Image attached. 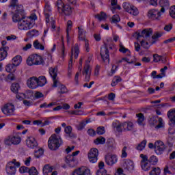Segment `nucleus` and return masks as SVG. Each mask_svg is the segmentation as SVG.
Wrapping results in <instances>:
<instances>
[{
	"label": "nucleus",
	"instance_id": "nucleus-1",
	"mask_svg": "<svg viewBox=\"0 0 175 175\" xmlns=\"http://www.w3.org/2000/svg\"><path fill=\"white\" fill-rule=\"evenodd\" d=\"M62 139L57 134H53L48 140V147L52 151L58 150L62 146Z\"/></svg>",
	"mask_w": 175,
	"mask_h": 175
},
{
	"label": "nucleus",
	"instance_id": "nucleus-2",
	"mask_svg": "<svg viewBox=\"0 0 175 175\" xmlns=\"http://www.w3.org/2000/svg\"><path fill=\"white\" fill-rule=\"evenodd\" d=\"M79 54H80V49L79 48V44H75L74 49L72 48L71 49V55L70 57V61L68 62V77H72V66L73 64V55L76 59L79 57Z\"/></svg>",
	"mask_w": 175,
	"mask_h": 175
},
{
	"label": "nucleus",
	"instance_id": "nucleus-3",
	"mask_svg": "<svg viewBox=\"0 0 175 175\" xmlns=\"http://www.w3.org/2000/svg\"><path fill=\"white\" fill-rule=\"evenodd\" d=\"M27 64L29 66H32V65H43L44 61H43L42 56L35 54L27 58Z\"/></svg>",
	"mask_w": 175,
	"mask_h": 175
},
{
	"label": "nucleus",
	"instance_id": "nucleus-4",
	"mask_svg": "<svg viewBox=\"0 0 175 175\" xmlns=\"http://www.w3.org/2000/svg\"><path fill=\"white\" fill-rule=\"evenodd\" d=\"M12 14V21L13 23H18V24L23 21V19L25 17V14L24 12L23 8H20L18 10H15L13 12H11Z\"/></svg>",
	"mask_w": 175,
	"mask_h": 175
},
{
	"label": "nucleus",
	"instance_id": "nucleus-5",
	"mask_svg": "<svg viewBox=\"0 0 175 175\" xmlns=\"http://www.w3.org/2000/svg\"><path fill=\"white\" fill-rule=\"evenodd\" d=\"M16 167H20V162H17L16 159H13L10 161L5 167V170L8 174L14 175L16 174Z\"/></svg>",
	"mask_w": 175,
	"mask_h": 175
},
{
	"label": "nucleus",
	"instance_id": "nucleus-6",
	"mask_svg": "<svg viewBox=\"0 0 175 175\" xmlns=\"http://www.w3.org/2000/svg\"><path fill=\"white\" fill-rule=\"evenodd\" d=\"M33 27V25L29 21H28L27 16H25L24 18L18 23V27L21 31H28V29H31Z\"/></svg>",
	"mask_w": 175,
	"mask_h": 175
},
{
	"label": "nucleus",
	"instance_id": "nucleus-7",
	"mask_svg": "<svg viewBox=\"0 0 175 175\" xmlns=\"http://www.w3.org/2000/svg\"><path fill=\"white\" fill-rule=\"evenodd\" d=\"M17 70V66H15L12 64H9L5 66V70L8 73H10L8 75V79L9 80L13 81L16 80V77L14 76V72Z\"/></svg>",
	"mask_w": 175,
	"mask_h": 175
},
{
	"label": "nucleus",
	"instance_id": "nucleus-8",
	"mask_svg": "<svg viewBox=\"0 0 175 175\" xmlns=\"http://www.w3.org/2000/svg\"><path fill=\"white\" fill-rule=\"evenodd\" d=\"M123 9H124L127 13H129L133 16H137V14H139V10H137V8L134 5H131L129 3H124Z\"/></svg>",
	"mask_w": 175,
	"mask_h": 175
},
{
	"label": "nucleus",
	"instance_id": "nucleus-9",
	"mask_svg": "<svg viewBox=\"0 0 175 175\" xmlns=\"http://www.w3.org/2000/svg\"><path fill=\"white\" fill-rule=\"evenodd\" d=\"M166 150V146L162 141H157L154 143V152L157 155H162Z\"/></svg>",
	"mask_w": 175,
	"mask_h": 175
},
{
	"label": "nucleus",
	"instance_id": "nucleus-10",
	"mask_svg": "<svg viewBox=\"0 0 175 175\" xmlns=\"http://www.w3.org/2000/svg\"><path fill=\"white\" fill-rule=\"evenodd\" d=\"M16 108L14 105L12 103H7L4 105V107L1 109L2 112L5 116H14V111Z\"/></svg>",
	"mask_w": 175,
	"mask_h": 175
},
{
	"label": "nucleus",
	"instance_id": "nucleus-11",
	"mask_svg": "<svg viewBox=\"0 0 175 175\" xmlns=\"http://www.w3.org/2000/svg\"><path fill=\"white\" fill-rule=\"evenodd\" d=\"M140 158H142L141 167L142 170H144V172H148V170H150L151 166L148 164V157L144 154H141Z\"/></svg>",
	"mask_w": 175,
	"mask_h": 175
},
{
	"label": "nucleus",
	"instance_id": "nucleus-12",
	"mask_svg": "<svg viewBox=\"0 0 175 175\" xmlns=\"http://www.w3.org/2000/svg\"><path fill=\"white\" fill-rule=\"evenodd\" d=\"M71 175H91V170L87 167H81L72 171Z\"/></svg>",
	"mask_w": 175,
	"mask_h": 175
},
{
	"label": "nucleus",
	"instance_id": "nucleus-13",
	"mask_svg": "<svg viewBox=\"0 0 175 175\" xmlns=\"http://www.w3.org/2000/svg\"><path fill=\"white\" fill-rule=\"evenodd\" d=\"M57 73L58 68L57 67L49 68V75L53 80V87L55 88L58 87V84H59V82H58V80L57 79Z\"/></svg>",
	"mask_w": 175,
	"mask_h": 175
},
{
	"label": "nucleus",
	"instance_id": "nucleus-14",
	"mask_svg": "<svg viewBox=\"0 0 175 175\" xmlns=\"http://www.w3.org/2000/svg\"><path fill=\"white\" fill-rule=\"evenodd\" d=\"M162 14H163V13H162L161 10H150L148 12V17L150 18V20H159V18Z\"/></svg>",
	"mask_w": 175,
	"mask_h": 175
},
{
	"label": "nucleus",
	"instance_id": "nucleus-15",
	"mask_svg": "<svg viewBox=\"0 0 175 175\" xmlns=\"http://www.w3.org/2000/svg\"><path fill=\"white\" fill-rule=\"evenodd\" d=\"M136 35L137 40H139L140 38H145V39H147V38H150V35H152V29H144L142 32H137Z\"/></svg>",
	"mask_w": 175,
	"mask_h": 175
},
{
	"label": "nucleus",
	"instance_id": "nucleus-16",
	"mask_svg": "<svg viewBox=\"0 0 175 175\" xmlns=\"http://www.w3.org/2000/svg\"><path fill=\"white\" fill-rule=\"evenodd\" d=\"M100 55L104 62L105 61H110V55H109V49H107V46L105 45L104 46L100 48Z\"/></svg>",
	"mask_w": 175,
	"mask_h": 175
},
{
	"label": "nucleus",
	"instance_id": "nucleus-17",
	"mask_svg": "<svg viewBox=\"0 0 175 175\" xmlns=\"http://www.w3.org/2000/svg\"><path fill=\"white\" fill-rule=\"evenodd\" d=\"M65 162L69 167H75L77 165V159L70 154L66 157Z\"/></svg>",
	"mask_w": 175,
	"mask_h": 175
},
{
	"label": "nucleus",
	"instance_id": "nucleus-18",
	"mask_svg": "<svg viewBox=\"0 0 175 175\" xmlns=\"http://www.w3.org/2000/svg\"><path fill=\"white\" fill-rule=\"evenodd\" d=\"M91 66L86 63L82 71V75L85 76V81H90V79H91Z\"/></svg>",
	"mask_w": 175,
	"mask_h": 175
},
{
	"label": "nucleus",
	"instance_id": "nucleus-19",
	"mask_svg": "<svg viewBox=\"0 0 175 175\" xmlns=\"http://www.w3.org/2000/svg\"><path fill=\"white\" fill-rule=\"evenodd\" d=\"M27 87L29 88H31V90H35V88H38L39 85L38 83V77H30L27 82Z\"/></svg>",
	"mask_w": 175,
	"mask_h": 175
},
{
	"label": "nucleus",
	"instance_id": "nucleus-20",
	"mask_svg": "<svg viewBox=\"0 0 175 175\" xmlns=\"http://www.w3.org/2000/svg\"><path fill=\"white\" fill-rule=\"evenodd\" d=\"M117 156L116 154H107L105 156V163L108 166H113L115 163H117Z\"/></svg>",
	"mask_w": 175,
	"mask_h": 175
},
{
	"label": "nucleus",
	"instance_id": "nucleus-21",
	"mask_svg": "<svg viewBox=\"0 0 175 175\" xmlns=\"http://www.w3.org/2000/svg\"><path fill=\"white\" fill-rule=\"evenodd\" d=\"M78 29H79V40H84L86 51L87 53H89L90 47H89L88 40L84 38V30L81 27H78Z\"/></svg>",
	"mask_w": 175,
	"mask_h": 175
},
{
	"label": "nucleus",
	"instance_id": "nucleus-22",
	"mask_svg": "<svg viewBox=\"0 0 175 175\" xmlns=\"http://www.w3.org/2000/svg\"><path fill=\"white\" fill-rule=\"evenodd\" d=\"M162 118H159L157 119L155 118H151L150 120V124L152 126H155L156 129H159V128H162Z\"/></svg>",
	"mask_w": 175,
	"mask_h": 175
},
{
	"label": "nucleus",
	"instance_id": "nucleus-23",
	"mask_svg": "<svg viewBox=\"0 0 175 175\" xmlns=\"http://www.w3.org/2000/svg\"><path fill=\"white\" fill-rule=\"evenodd\" d=\"M9 8L11 13H13L14 10L23 8L22 5H18V0H12L9 5Z\"/></svg>",
	"mask_w": 175,
	"mask_h": 175
},
{
	"label": "nucleus",
	"instance_id": "nucleus-24",
	"mask_svg": "<svg viewBox=\"0 0 175 175\" xmlns=\"http://www.w3.org/2000/svg\"><path fill=\"white\" fill-rule=\"evenodd\" d=\"M26 144L29 148H36L38 147V142L33 137H29L26 139Z\"/></svg>",
	"mask_w": 175,
	"mask_h": 175
},
{
	"label": "nucleus",
	"instance_id": "nucleus-25",
	"mask_svg": "<svg viewBox=\"0 0 175 175\" xmlns=\"http://www.w3.org/2000/svg\"><path fill=\"white\" fill-rule=\"evenodd\" d=\"M159 3L161 7V13H165V9H169V7L170 6L169 0H159Z\"/></svg>",
	"mask_w": 175,
	"mask_h": 175
},
{
	"label": "nucleus",
	"instance_id": "nucleus-26",
	"mask_svg": "<svg viewBox=\"0 0 175 175\" xmlns=\"http://www.w3.org/2000/svg\"><path fill=\"white\" fill-rule=\"evenodd\" d=\"M72 129L71 126H67L64 129V132L66 135H68V137L70 139H76L77 137V135L72 132Z\"/></svg>",
	"mask_w": 175,
	"mask_h": 175
},
{
	"label": "nucleus",
	"instance_id": "nucleus-27",
	"mask_svg": "<svg viewBox=\"0 0 175 175\" xmlns=\"http://www.w3.org/2000/svg\"><path fill=\"white\" fill-rule=\"evenodd\" d=\"M8 51H9V46L0 48V61H3L8 57Z\"/></svg>",
	"mask_w": 175,
	"mask_h": 175
},
{
	"label": "nucleus",
	"instance_id": "nucleus-28",
	"mask_svg": "<svg viewBox=\"0 0 175 175\" xmlns=\"http://www.w3.org/2000/svg\"><path fill=\"white\" fill-rule=\"evenodd\" d=\"M105 163L103 161H100L98 163V170L96 172V175H106L107 170H105Z\"/></svg>",
	"mask_w": 175,
	"mask_h": 175
},
{
	"label": "nucleus",
	"instance_id": "nucleus-29",
	"mask_svg": "<svg viewBox=\"0 0 175 175\" xmlns=\"http://www.w3.org/2000/svg\"><path fill=\"white\" fill-rule=\"evenodd\" d=\"M60 13H64L65 16H70L72 14V7L69 5H65L63 9L60 11Z\"/></svg>",
	"mask_w": 175,
	"mask_h": 175
},
{
	"label": "nucleus",
	"instance_id": "nucleus-30",
	"mask_svg": "<svg viewBox=\"0 0 175 175\" xmlns=\"http://www.w3.org/2000/svg\"><path fill=\"white\" fill-rule=\"evenodd\" d=\"M122 128L124 131H133V123L132 122H126L122 123Z\"/></svg>",
	"mask_w": 175,
	"mask_h": 175
},
{
	"label": "nucleus",
	"instance_id": "nucleus-31",
	"mask_svg": "<svg viewBox=\"0 0 175 175\" xmlns=\"http://www.w3.org/2000/svg\"><path fill=\"white\" fill-rule=\"evenodd\" d=\"M167 116L172 124H175V109H170L167 112Z\"/></svg>",
	"mask_w": 175,
	"mask_h": 175
},
{
	"label": "nucleus",
	"instance_id": "nucleus-32",
	"mask_svg": "<svg viewBox=\"0 0 175 175\" xmlns=\"http://www.w3.org/2000/svg\"><path fill=\"white\" fill-rule=\"evenodd\" d=\"M37 81L38 87H43V85H46V83H47V79L44 76H40L38 78H37Z\"/></svg>",
	"mask_w": 175,
	"mask_h": 175
},
{
	"label": "nucleus",
	"instance_id": "nucleus-33",
	"mask_svg": "<svg viewBox=\"0 0 175 175\" xmlns=\"http://www.w3.org/2000/svg\"><path fill=\"white\" fill-rule=\"evenodd\" d=\"M136 117L137 118V124L139 125H143V122H144V120H146L144 118V114L143 113H137Z\"/></svg>",
	"mask_w": 175,
	"mask_h": 175
},
{
	"label": "nucleus",
	"instance_id": "nucleus-34",
	"mask_svg": "<svg viewBox=\"0 0 175 175\" xmlns=\"http://www.w3.org/2000/svg\"><path fill=\"white\" fill-rule=\"evenodd\" d=\"M161 36H162V33H161L159 32H156L152 36V38L150 40V43H151V44H154V43H155L157 42V40H158V39H159V38H161Z\"/></svg>",
	"mask_w": 175,
	"mask_h": 175
},
{
	"label": "nucleus",
	"instance_id": "nucleus-35",
	"mask_svg": "<svg viewBox=\"0 0 175 175\" xmlns=\"http://www.w3.org/2000/svg\"><path fill=\"white\" fill-rule=\"evenodd\" d=\"M146 146H147V140L144 139L138 144L135 148L138 150V151H143V150L146 148Z\"/></svg>",
	"mask_w": 175,
	"mask_h": 175
},
{
	"label": "nucleus",
	"instance_id": "nucleus-36",
	"mask_svg": "<svg viewBox=\"0 0 175 175\" xmlns=\"http://www.w3.org/2000/svg\"><path fill=\"white\" fill-rule=\"evenodd\" d=\"M44 175H49V174L53 172V167L50 166V165H45L42 170Z\"/></svg>",
	"mask_w": 175,
	"mask_h": 175
},
{
	"label": "nucleus",
	"instance_id": "nucleus-37",
	"mask_svg": "<svg viewBox=\"0 0 175 175\" xmlns=\"http://www.w3.org/2000/svg\"><path fill=\"white\" fill-rule=\"evenodd\" d=\"M33 46L36 50H44V46L39 42V40H36L33 42Z\"/></svg>",
	"mask_w": 175,
	"mask_h": 175
},
{
	"label": "nucleus",
	"instance_id": "nucleus-38",
	"mask_svg": "<svg viewBox=\"0 0 175 175\" xmlns=\"http://www.w3.org/2000/svg\"><path fill=\"white\" fill-rule=\"evenodd\" d=\"M88 156H90V157H98L99 156V150H98L97 148H92V149H90V150L89 151Z\"/></svg>",
	"mask_w": 175,
	"mask_h": 175
},
{
	"label": "nucleus",
	"instance_id": "nucleus-39",
	"mask_svg": "<svg viewBox=\"0 0 175 175\" xmlns=\"http://www.w3.org/2000/svg\"><path fill=\"white\" fill-rule=\"evenodd\" d=\"M126 169L127 170H133L135 165H133V161L131 160H127L125 161Z\"/></svg>",
	"mask_w": 175,
	"mask_h": 175
},
{
	"label": "nucleus",
	"instance_id": "nucleus-40",
	"mask_svg": "<svg viewBox=\"0 0 175 175\" xmlns=\"http://www.w3.org/2000/svg\"><path fill=\"white\" fill-rule=\"evenodd\" d=\"M122 79H121V77L120 76H115L112 80V83H111V85L112 87H116L118 83L121 82Z\"/></svg>",
	"mask_w": 175,
	"mask_h": 175
},
{
	"label": "nucleus",
	"instance_id": "nucleus-41",
	"mask_svg": "<svg viewBox=\"0 0 175 175\" xmlns=\"http://www.w3.org/2000/svg\"><path fill=\"white\" fill-rule=\"evenodd\" d=\"M72 25H73V23H72V21H68L67 22L66 38H67L68 42H69V31H70V29H72Z\"/></svg>",
	"mask_w": 175,
	"mask_h": 175
},
{
	"label": "nucleus",
	"instance_id": "nucleus-42",
	"mask_svg": "<svg viewBox=\"0 0 175 175\" xmlns=\"http://www.w3.org/2000/svg\"><path fill=\"white\" fill-rule=\"evenodd\" d=\"M21 57L20 55H16L12 59V64L15 65V66H18L20 64H21Z\"/></svg>",
	"mask_w": 175,
	"mask_h": 175
},
{
	"label": "nucleus",
	"instance_id": "nucleus-43",
	"mask_svg": "<svg viewBox=\"0 0 175 175\" xmlns=\"http://www.w3.org/2000/svg\"><path fill=\"white\" fill-rule=\"evenodd\" d=\"M95 18H98L99 21H102L107 18V15L104 12H101L100 14L95 15Z\"/></svg>",
	"mask_w": 175,
	"mask_h": 175
},
{
	"label": "nucleus",
	"instance_id": "nucleus-44",
	"mask_svg": "<svg viewBox=\"0 0 175 175\" xmlns=\"http://www.w3.org/2000/svg\"><path fill=\"white\" fill-rule=\"evenodd\" d=\"M150 175H159L161 174V168L159 167H152V170L149 172Z\"/></svg>",
	"mask_w": 175,
	"mask_h": 175
},
{
	"label": "nucleus",
	"instance_id": "nucleus-45",
	"mask_svg": "<svg viewBox=\"0 0 175 175\" xmlns=\"http://www.w3.org/2000/svg\"><path fill=\"white\" fill-rule=\"evenodd\" d=\"M55 6L57 8V10L59 13L62 10V9L64 8L65 4L62 2V0H57L56 2Z\"/></svg>",
	"mask_w": 175,
	"mask_h": 175
},
{
	"label": "nucleus",
	"instance_id": "nucleus-46",
	"mask_svg": "<svg viewBox=\"0 0 175 175\" xmlns=\"http://www.w3.org/2000/svg\"><path fill=\"white\" fill-rule=\"evenodd\" d=\"M18 90H20V85L17 83H12L11 86V91L14 92V94H17L18 92Z\"/></svg>",
	"mask_w": 175,
	"mask_h": 175
},
{
	"label": "nucleus",
	"instance_id": "nucleus-47",
	"mask_svg": "<svg viewBox=\"0 0 175 175\" xmlns=\"http://www.w3.org/2000/svg\"><path fill=\"white\" fill-rule=\"evenodd\" d=\"M148 162L153 165H155L158 163V158L157 156L152 155L149 158V159H148Z\"/></svg>",
	"mask_w": 175,
	"mask_h": 175
},
{
	"label": "nucleus",
	"instance_id": "nucleus-48",
	"mask_svg": "<svg viewBox=\"0 0 175 175\" xmlns=\"http://www.w3.org/2000/svg\"><path fill=\"white\" fill-rule=\"evenodd\" d=\"M12 144L14 145H17V144H20V143H21V137H20V136L16 135V136H14L12 135Z\"/></svg>",
	"mask_w": 175,
	"mask_h": 175
},
{
	"label": "nucleus",
	"instance_id": "nucleus-49",
	"mask_svg": "<svg viewBox=\"0 0 175 175\" xmlns=\"http://www.w3.org/2000/svg\"><path fill=\"white\" fill-rule=\"evenodd\" d=\"M106 143V139L103 137H100L94 140L95 144H105Z\"/></svg>",
	"mask_w": 175,
	"mask_h": 175
},
{
	"label": "nucleus",
	"instance_id": "nucleus-50",
	"mask_svg": "<svg viewBox=\"0 0 175 175\" xmlns=\"http://www.w3.org/2000/svg\"><path fill=\"white\" fill-rule=\"evenodd\" d=\"M39 31L36 29L31 30L27 32V35L28 38H33V36H38Z\"/></svg>",
	"mask_w": 175,
	"mask_h": 175
},
{
	"label": "nucleus",
	"instance_id": "nucleus-51",
	"mask_svg": "<svg viewBox=\"0 0 175 175\" xmlns=\"http://www.w3.org/2000/svg\"><path fill=\"white\" fill-rule=\"evenodd\" d=\"M120 21H121V19L120 18V16L116 14L112 16L111 20V24H117V23H120Z\"/></svg>",
	"mask_w": 175,
	"mask_h": 175
},
{
	"label": "nucleus",
	"instance_id": "nucleus-52",
	"mask_svg": "<svg viewBox=\"0 0 175 175\" xmlns=\"http://www.w3.org/2000/svg\"><path fill=\"white\" fill-rule=\"evenodd\" d=\"M4 144L5 146H12L13 144V141H12V135L8 136L4 140Z\"/></svg>",
	"mask_w": 175,
	"mask_h": 175
},
{
	"label": "nucleus",
	"instance_id": "nucleus-53",
	"mask_svg": "<svg viewBox=\"0 0 175 175\" xmlns=\"http://www.w3.org/2000/svg\"><path fill=\"white\" fill-rule=\"evenodd\" d=\"M52 106H55V103H51L47 104V103H44L40 105V109H47V107H51Z\"/></svg>",
	"mask_w": 175,
	"mask_h": 175
},
{
	"label": "nucleus",
	"instance_id": "nucleus-54",
	"mask_svg": "<svg viewBox=\"0 0 175 175\" xmlns=\"http://www.w3.org/2000/svg\"><path fill=\"white\" fill-rule=\"evenodd\" d=\"M90 163H96L98 162V156H88Z\"/></svg>",
	"mask_w": 175,
	"mask_h": 175
},
{
	"label": "nucleus",
	"instance_id": "nucleus-55",
	"mask_svg": "<svg viewBox=\"0 0 175 175\" xmlns=\"http://www.w3.org/2000/svg\"><path fill=\"white\" fill-rule=\"evenodd\" d=\"M106 130H105V127L99 126L96 129L97 135H105Z\"/></svg>",
	"mask_w": 175,
	"mask_h": 175
},
{
	"label": "nucleus",
	"instance_id": "nucleus-56",
	"mask_svg": "<svg viewBox=\"0 0 175 175\" xmlns=\"http://www.w3.org/2000/svg\"><path fill=\"white\" fill-rule=\"evenodd\" d=\"M43 149L40 148L38 150L35 151L34 156L36 158H40L42 157V154H43Z\"/></svg>",
	"mask_w": 175,
	"mask_h": 175
},
{
	"label": "nucleus",
	"instance_id": "nucleus-57",
	"mask_svg": "<svg viewBox=\"0 0 175 175\" xmlns=\"http://www.w3.org/2000/svg\"><path fill=\"white\" fill-rule=\"evenodd\" d=\"M60 91H59V94H66L68 92V89L66 88V86L65 85H60Z\"/></svg>",
	"mask_w": 175,
	"mask_h": 175
},
{
	"label": "nucleus",
	"instance_id": "nucleus-58",
	"mask_svg": "<svg viewBox=\"0 0 175 175\" xmlns=\"http://www.w3.org/2000/svg\"><path fill=\"white\" fill-rule=\"evenodd\" d=\"M170 16L172 18H175V5H173L170 8Z\"/></svg>",
	"mask_w": 175,
	"mask_h": 175
},
{
	"label": "nucleus",
	"instance_id": "nucleus-59",
	"mask_svg": "<svg viewBox=\"0 0 175 175\" xmlns=\"http://www.w3.org/2000/svg\"><path fill=\"white\" fill-rule=\"evenodd\" d=\"M29 175H38V170L35 167H32L31 169L29 170Z\"/></svg>",
	"mask_w": 175,
	"mask_h": 175
},
{
	"label": "nucleus",
	"instance_id": "nucleus-60",
	"mask_svg": "<svg viewBox=\"0 0 175 175\" xmlns=\"http://www.w3.org/2000/svg\"><path fill=\"white\" fill-rule=\"evenodd\" d=\"M107 143L109 145V147H113V146H114L116 141L114 140V139L113 138H109L107 140Z\"/></svg>",
	"mask_w": 175,
	"mask_h": 175
},
{
	"label": "nucleus",
	"instance_id": "nucleus-61",
	"mask_svg": "<svg viewBox=\"0 0 175 175\" xmlns=\"http://www.w3.org/2000/svg\"><path fill=\"white\" fill-rule=\"evenodd\" d=\"M128 148L126 146H124L122 150V155L121 158H126L128 157V153H126V149Z\"/></svg>",
	"mask_w": 175,
	"mask_h": 175
},
{
	"label": "nucleus",
	"instance_id": "nucleus-62",
	"mask_svg": "<svg viewBox=\"0 0 175 175\" xmlns=\"http://www.w3.org/2000/svg\"><path fill=\"white\" fill-rule=\"evenodd\" d=\"M19 172L20 173H29V168L23 166V167H21L19 169Z\"/></svg>",
	"mask_w": 175,
	"mask_h": 175
},
{
	"label": "nucleus",
	"instance_id": "nucleus-63",
	"mask_svg": "<svg viewBox=\"0 0 175 175\" xmlns=\"http://www.w3.org/2000/svg\"><path fill=\"white\" fill-rule=\"evenodd\" d=\"M142 47L144 49H148L150 47V45H148V42H146L144 40H142L140 42Z\"/></svg>",
	"mask_w": 175,
	"mask_h": 175
},
{
	"label": "nucleus",
	"instance_id": "nucleus-64",
	"mask_svg": "<svg viewBox=\"0 0 175 175\" xmlns=\"http://www.w3.org/2000/svg\"><path fill=\"white\" fill-rule=\"evenodd\" d=\"M115 175H125L124 174V170L122 168H118Z\"/></svg>",
	"mask_w": 175,
	"mask_h": 175
}]
</instances>
